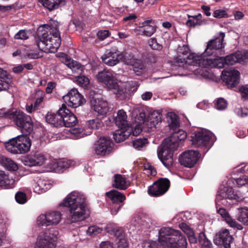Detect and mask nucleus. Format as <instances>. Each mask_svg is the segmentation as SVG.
I'll use <instances>...</instances> for the list:
<instances>
[{"label":"nucleus","instance_id":"obj_1","mask_svg":"<svg viewBox=\"0 0 248 248\" xmlns=\"http://www.w3.org/2000/svg\"><path fill=\"white\" fill-rule=\"evenodd\" d=\"M248 59V51L243 50L237 51L227 56L226 57H217L215 58H203L194 53L190 54L185 62L190 65L199 66L201 67H217L221 68L225 65H232L236 63L244 62Z\"/></svg>","mask_w":248,"mask_h":248},{"label":"nucleus","instance_id":"obj_2","mask_svg":"<svg viewBox=\"0 0 248 248\" xmlns=\"http://www.w3.org/2000/svg\"><path fill=\"white\" fill-rule=\"evenodd\" d=\"M68 209L67 219L69 223L85 219L88 216V208L85 195L78 191L69 193L60 204Z\"/></svg>","mask_w":248,"mask_h":248},{"label":"nucleus","instance_id":"obj_3","mask_svg":"<svg viewBox=\"0 0 248 248\" xmlns=\"http://www.w3.org/2000/svg\"><path fill=\"white\" fill-rule=\"evenodd\" d=\"M186 138V132L179 130L163 140L161 146L158 149L157 155L166 168H170L172 166L173 163V152L178 147L179 141L185 140Z\"/></svg>","mask_w":248,"mask_h":248},{"label":"nucleus","instance_id":"obj_4","mask_svg":"<svg viewBox=\"0 0 248 248\" xmlns=\"http://www.w3.org/2000/svg\"><path fill=\"white\" fill-rule=\"evenodd\" d=\"M49 33L45 29L42 31L40 39L36 41L39 49L45 53H55L60 47L61 39L57 28L51 29Z\"/></svg>","mask_w":248,"mask_h":248},{"label":"nucleus","instance_id":"obj_5","mask_svg":"<svg viewBox=\"0 0 248 248\" xmlns=\"http://www.w3.org/2000/svg\"><path fill=\"white\" fill-rule=\"evenodd\" d=\"M0 116L13 120L16 125L22 130H24L29 133H31L33 129V124L31 117L20 110H12L6 111L1 110Z\"/></svg>","mask_w":248,"mask_h":248},{"label":"nucleus","instance_id":"obj_6","mask_svg":"<svg viewBox=\"0 0 248 248\" xmlns=\"http://www.w3.org/2000/svg\"><path fill=\"white\" fill-rule=\"evenodd\" d=\"M95 78L99 82L104 83L109 90H112L118 96L124 97L126 89L118 85L112 71L104 69L95 75Z\"/></svg>","mask_w":248,"mask_h":248},{"label":"nucleus","instance_id":"obj_7","mask_svg":"<svg viewBox=\"0 0 248 248\" xmlns=\"http://www.w3.org/2000/svg\"><path fill=\"white\" fill-rule=\"evenodd\" d=\"M179 231L175 230L170 227H163L158 232L157 241H152L148 246L149 248H172L174 245L172 242L174 241L175 236H177Z\"/></svg>","mask_w":248,"mask_h":248},{"label":"nucleus","instance_id":"obj_8","mask_svg":"<svg viewBox=\"0 0 248 248\" xmlns=\"http://www.w3.org/2000/svg\"><path fill=\"white\" fill-rule=\"evenodd\" d=\"M31 146V140L27 135L18 136L5 143L7 151L14 154L25 153L30 150Z\"/></svg>","mask_w":248,"mask_h":248},{"label":"nucleus","instance_id":"obj_9","mask_svg":"<svg viewBox=\"0 0 248 248\" xmlns=\"http://www.w3.org/2000/svg\"><path fill=\"white\" fill-rule=\"evenodd\" d=\"M225 36L224 32H219L217 36L216 37L215 39L208 42L206 48L203 53L204 56L202 55L199 56L205 59L210 57L213 58L211 56L214 55L216 56L217 54V52L220 51V49L222 47V42Z\"/></svg>","mask_w":248,"mask_h":248},{"label":"nucleus","instance_id":"obj_10","mask_svg":"<svg viewBox=\"0 0 248 248\" xmlns=\"http://www.w3.org/2000/svg\"><path fill=\"white\" fill-rule=\"evenodd\" d=\"M58 234V232L54 230L41 233L38 237L35 248H54V242Z\"/></svg>","mask_w":248,"mask_h":248},{"label":"nucleus","instance_id":"obj_11","mask_svg":"<svg viewBox=\"0 0 248 248\" xmlns=\"http://www.w3.org/2000/svg\"><path fill=\"white\" fill-rule=\"evenodd\" d=\"M191 140L192 144L196 146L208 148H210L214 142L211 133L203 130L195 132L192 136Z\"/></svg>","mask_w":248,"mask_h":248},{"label":"nucleus","instance_id":"obj_12","mask_svg":"<svg viewBox=\"0 0 248 248\" xmlns=\"http://www.w3.org/2000/svg\"><path fill=\"white\" fill-rule=\"evenodd\" d=\"M62 219V214L59 211H50L40 215L37 219L38 225L48 226L58 224Z\"/></svg>","mask_w":248,"mask_h":248},{"label":"nucleus","instance_id":"obj_13","mask_svg":"<svg viewBox=\"0 0 248 248\" xmlns=\"http://www.w3.org/2000/svg\"><path fill=\"white\" fill-rule=\"evenodd\" d=\"M170 182L167 178H160L150 186L148 189V194L157 197L164 194L169 189Z\"/></svg>","mask_w":248,"mask_h":248},{"label":"nucleus","instance_id":"obj_14","mask_svg":"<svg viewBox=\"0 0 248 248\" xmlns=\"http://www.w3.org/2000/svg\"><path fill=\"white\" fill-rule=\"evenodd\" d=\"M63 99L68 106L74 108H78L85 102L83 96L75 88L64 95Z\"/></svg>","mask_w":248,"mask_h":248},{"label":"nucleus","instance_id":"obj_15","mask_svg":"<svg viewBox=\"0 0 248 248\" xmlns=\"http://www.w3.org/2000/svg\"><path fill=\"white\" fill-rule=\"evenodd\" d=\"M200 157V153L197 151L190 150L183 153L179 158L181 165L188 168L193 167Z\"/></svg>","mask_w":248,"mask_h":248},{"label":"nucleus","instance_id":"obj_16","mask_svg":"<svg viewBox=\"0 0 248 248\" xmlns=\"http://www.w3.org/2000/svg\"><path fill=\"white\" fill-rule=\"evenodd\" d=\"M240 73L235 69L223 70L222 72V80L229 87H235L239 82Z\"/></svg>","mask_w":248,"mask_h":248},{"label":"nucleus","instance_id":"obj_17","mask_svg":"<svg viewBox=\"0 0 248 248\" xmlns=\"http://www.w3.org/2000/svg\"><path fill=\"white\" fill-rule=\"evenodd\" d=\"M233 238L227 229L221 231L217 234L214 239V243L218 246H223L224 248H230Z\"/></svg>","mask_w":248,"mask_h":248},{"label":"nucleus","instance_id":"obj_18","mask_svg":"<svg viewBox=\"0 0 248 248\" xmlns=\"http://www.w3.org/2000/svg\"><path fill=\"white\" fill-rule=\"evenodd\" d=\"M111 140L106 137H102L97 141L95 148V153L97 155H105L112 151Z\"/></svg>","mask_w":248,"mask_h":248},{"label":"nucleus","instance_id":"obj_19","mask_svg":"<svg viewBox=\"0 0 248 248\" xmlns=\"http://www.w3.org/2000/svg\"><path fill=\"white\" fill-rule=\"evenodd\" d=\"M63 105L56 113L48 112L46 116V121L55 127L63 126L62 116L64 113Z\"/></svg>","mask_w":248,"mask_h":248},{"label":"nucleus","instance_id":"obj_20","mask_svg":"<svg viewBox=\"0 0 248 248\" xmlns=\"http://www.w3.org/2000/svg\"><path fill=\"white\" fill-rule=\"evenodd\" d=\"M46 160L45 155L41 153H35L28 155L24 159V163L29 167L42 166Z\"/></svg>","mask_w":248,"mask_h":248},{"label":"nucleus","instance_id":"obj_21","mask_svg":"<svg viewBox=\"0 0 248 248\" xmlns=\"http://www.w3.org/2000/svg\"><path fill=\"white\" fill-rule=\"evenodd\" d=\"M122 59V53L118 50L108 52L102 56V62L110 66L116 65Z\"/></svg>","mask_w":248,"mask_h":248},{"label":"nucleus","instance_id":"obj_22","mask_svg":"<svg viewBox=\"0 0 248 248\" xmlns=\"http://www.w3.org/2000/svg\"><path fill=\"white\" fill-rule=\"evenodd\" d=\"M92 104L94 111L100 115H106L110 109L108 103L102 99H94Z\"/></svg>","mask_w":248,"mask_h":248},{"label":"nucleus","instance_id":"obj_23","mask_svg":"<svg viewBox=\"0 0 248 248\" xmlns=\"http://www.w3.org/2000/svg\"><path fill=\"white\" fill-rule=\"evenodd\" d=\"M63 110H65L64 111V113L62 116L63 125L67 127L75 126L77 123L76 116L67 108L65 105L63 104Z\"/></svg>","mask_w":248,"mask_h":248},{"label":"nucleus","instance_id":"obj_24","mask_svg":"<svg viewBox=\"0 0 248 248\" xmlns=\"http://www.w3.org/2000/svg\"><path fill=\"white\" fill-rule=\"evenodd\" d=\"M222 198L229 199L230 200H235L237 202L242 201L243 198L242 196H239L237 193H234L233 190L232 188H228L227 189L226 192H221L217 196L216 201L218 203L219 201L221 200Z\"/></svg>","mask_w":248,"mask_h":248},{"label":"nucleus","instance_id":"obj_25","mask_svg":"<svg viewBox=\"0 0 248 248\" xmlns=\"http://www.w3.org/2000/svg\"><path fill=\"white\" fill-rule=\"evenodd\" d=\"M62 62L69 68L73 73H80L83 69L81 64L78 62L71 59L69 56L64 55Z\"/></svg>","mask_w":248,"mask_h":248},{"label":"nucleus","instance_id":"obj_26","mask_svg":"<svg viewBox=\"0 0 248 248\" xmlns=\"http://www.w3.org/2000/svg\"><path fill=\"white\" fill-rule=\"evenodd\" d=\"M126 112L123 109L120 110L117 112V116L115 119L116 124L120 128H126L128 126Z\"/></svg>","mask_w":248,"mask_h":248},{"label":"nucleus","instance_id":"obj_27","mask_svg":"<svg viewBox=\"0 0 248 248\" xmlns=\"http://www.w3.org/2000/svg\"><path fill=\"white\" fill-rule=\"evenodd\" d=\"M217 212L223 218H225L226 222L232 227L237 228L238 230L242 229V227L241 225L238 224L237 222L232 219L231 216L228 214L226 210L223 208H220L217 210Z\"/></svg>","mask_w":248,"mask_h":248},{"label":"nucleus","instance_id":"obj_28","mask_svg":"<svg viewBox=\"0 0 248 248\" xmlns=\"http://www.w3.org/2000/svg\"><path fill=\"white\" fill-rule=\"evenodd\" d=\"M15 180L4 171H0V186L6 189L13 187Z\"/></svg>","mask_w":248,"mask_h":248},{"label":"nucleus","instance_id":"obj_29","mask_svg":"<svg viewBox=\"0 0 248 248\" xmlns=\"http://www.w3.org/2000/svg\"><path fill=\"white\" fill-rule=\"evenodd\" d=\"M45 7L51 11L64 4V0H38Z\"/></svg>","mask_w":248,"mask_h":248},{"label":"nucleus","instance_id":"obj_30","mask_svg":"<svg viewBox=\"0 0 248 248\" xmlns=\"http://www.w3.org/2000/svg\"><path fill=\"white\" fill-rule=\"evenodd\" d=\"M114 177L113 187L122 190H124L127 188L129 184L124 177L117 174H115Z\"/></svg>","mask_w":248,"mask_h":248},{"label":"nucleus","instance_id":"obj_31","mask_svg":"<svg viewBox=\"0 0 248 248\" xmlns=\"http://www.w3.org/2000/svg\"><path fill=\"white\" fill-rule=\"evenodd\" d=\"M151 22V20H146L143 23V26L140 27L139 29V31L141 32L140 34L150 37L155 32V27L148 24Z\"/></svg>","mask_w":248,"mask_h":248},{"label":"nucleus","instance_id":"obj_32","mask_svg":"<svg viewBox=\"0 0 248 248\" xmlns=\"http://www.w3.org/2000/svg\"><path fill=\"white\" fill-rule=\"evenodd\" d=\"M0 164L10 171H16L18 169L17 164L13 160L4 156H0Z\"/></svg>","mask_w":248,"mask_h":248},{"label":"nucleus","instance_id":"obj_33","mask_svg":"<svg viewBox=\"0 0 248 248\" xmlns=\"http://www.w3.org/2000/svg\"><path fill=\"white\" fill-rule=\"evenodd\" d=\"M106 195L113 203L123 202L125 200V196L116 190H112L107 192Z\"/></svg>","mask_w":248,"mask_h":248},{"label":"nucleus","instance_id":"obj_34","mask_svg":"<svg viewBox=\"0 0 248 248\" xmlns=\"http://www.w3.org/2000/svg\"><path fill=\"white\" fill-rule=\"evenodd\" d=\"M188 19L186 22V25L189 27H195L196 26H200L202 24V15L199 14L196 16L188 15Z\"/></svg>","mask_w":248,"mask_h":248},{"label":"nucleus","instance_id":"obj_35","mask_svg":"<svg viewBox=\"0 0 248 248\" xmlns=\"http://www.w3.org/2000/svg\"><path fill=\"white\" fill-rule=\"evenodd\" d=\"M107 232L116 236H119L124 233L123 230L115 224H108L106 227Z\"/></svg>","mask_w":248,"mask_h":248},{"label":"nucleus","instance_id":"obj_36","mask_svg":"<svg viewBox=\"0 0 248 248\" xmlns=\"http://www.w3.org/2000/svg\"><path fill=\"white\" fill-rule=\"evenodd\" d=\"M125 129V128H120L113 133V138L116 142H120L128 138L129 133Z\"/></svg>","mask_w":248,"mask_h":248},{"label":"nucleus","instance_id":"obj_37","mask_svg":"<svg viewBox=\"0 0 248 248\" xmlns=\"http://www.w3.org/2000/svg\"><path fill=\"white\" fill-rule=\"evenodd\" d=\"M48 186L46 182L39 179L37 182L34 186V191L38 194H41L45 192L48 189Z\"/></svg>","mask_w":248,"mask_h":248},{"label":"nucleus","instance_id":"obj_38","mask_svg":"<svg viewBox=\"0 0 248 248\" xmlns=\"http://www.w3.org/2000/svg\"><path fill=\"white\" fill-rule=\"evenodd\" d=\"M161 122V115L157 111L151 113L149 117L148 122L151 124V127L155 126L156 124Z\"/></svg>","mask_w":248,"mask_h":248},{"label":"nucleus","instance_id":"obj_39","mask_svg":"<svg viewBox=\"0 0 248 248\" xmlns=\"http://www.w3.org/2000/svg\"><path fill=\"white\" fill-rule=\"evenodd\" d=\"M199 241L201 244L202 248H212V244L205 236L203 232H201L199 235Z\"/></svg>","mask_w":248,"mask_h":248},{"label":"nucleus","instance_id":"obj_40","mask_svg":"<svg viewBox=\"0 0 248 248\" xmlns=\"http://www.w3.org/2000/svg\"><path fill=\"white\" fill-rule=\"evenodd\" d=\"M237 219L243 224L248 225V208H242Z\"/></svg>","mask_w":248,"mask_h":248},{"label":"nucleus","instance_id":"obj_41","mask_svg":"<svg viewBox=\"0 0 248 248\" xmlns=\"http://www.w3.org/2000/svg\"><path fill=\"white\" fill-rule=\"evenodd\" d=\"M168 119L169 125L171 127H177L179 126L178 116L174 113H169Z\"/></svg>","mask_w":248,"mask_h":248},{"label":"nucleus","instance_id":"obj_42","mask_svg":"<svg viewBox=\"0 0 248 248\" xmlns=\"http://www.w3.org/2000/svg\"><path fill=\"white\" fill-rule=\"evenodd\" d=\"M102 125V122L97 118L90 120L86 122L87 126L92 129H98Z\"/></svg>","mask_w":248,"mask_h":248},{"label":"nucleus","instance_id":"obj_43","mask_svg":"<svg viewBox=\"0 0 248 248\" xmlns=\"http://www.w3.org/2000/svg\"><path fill=\"white\" fill-rule=\"evenodd\" d=\"M227 102L223 98H219L217 99L215 103V108L219 110L225 109L227 108Z\"/></svg>","mask_w":248,"mask_h":248},{"label":"nucleus","instance_id":"obj_44","mask_svg":"<svg viewBox=\"0 0 248 248\" xmlns=\"http://www.w3.org/2000/svg\"><path fill=\"white\" fill-rule=\"evenodd\" d=\"M148 144L147 139L145 138L138 139L133 140V147L138 150L145 146Z\"/></svg>","mask_w":248,"mask_h":248},{"label":"nucleus","instance_id":"obj_45","mask_svg":"<svg viewBox=\"0 0 248 248\" xmlns=\"http://www.w3.org/2000/svg\"><path fill=\"white\" fill-rule=\"evenodd\" d=\"M76 79L77 83L81 87H87L89 84V79L85 76H78Z\"/></svg>","mask_w":248,"mask_h":248},{"label":"nucleus","instance_id":"obj_46","mask_svg":"<svg viewBox=\"0 0 248 248\" xmlns=\"http://www.w3.org/2000/svg\"><path fill=\"white\" fill-rule=\"evenodd\" d=\"M135 60V59L132 54L127 53H122V59L121 60L124 64L131 65V64L133 63Z\"/></svg>","mask_w":248,"mask_h":248},{"label":"nucleus","instance_id":"obj_47","mask_svg":"<svg viewBox=\"0 0 248 248\" xmlns=\"http://www.w3.org/2000/svg\"><path fill=\"white\" fill-rule=\"evenodd\" d=\"M11 78L0 79V92L7 90L11 83Z\"/></svg>","mask_w":248,"mask_h":248},{"label":"nucleus","instance_id":"obj_48","mask_svg":"<svg viewBox=\"0 0 248 248\" xmlns=\"http://www.w3.org/2000/svg\"><path fill=\"white\" fill-rule=\"evenodd\" d=\"M15 199L17 202L20 204H24L27 201V196L23 192H17L15 195Z\"/></svg>","mask_w":248,"mask_h":248},{"label":"nucleus","instance_id":"obj_49","mask_svg":"<svg viewBox=\"0 0 248 248\" xmlns=\"http://www.w3.org/2000/svg\"><path fill=\"white\" fill-rule=\"evenodd\" d=\"M103 229L97 226H92L88 228L87 233L90 235H95L102 232Z\"/></svg>","mask_w":248,"mask_h":248},{"label":"nucleus","instance_id":"obj_50","mask_svg":"<svg viewBox=\"0 0 248 248\" xmlns=\"http://www.w3.org/2000/svg\"><path fill=\"white\" fill-rule=\"evenodd\" d=\"M148 44L152 49L156 50H160L162 49V46L158 43L157 40L155 38H151L148 41Z\"/></svg>","mask_w":248,"mask_h":248},{"label":"nucleus","instance_id":"obj_51","mask_svg":"<svg viewBox=\"0 0 248 248\" xmlns=\"http://www.w3.org/2000/svg\"><path fill=\"white\" fill-rule=\"evenodd\" d=\"M69 131L77 138H80L86 135L85 132H83V129L81 128H72Z\"/></svg>","mask_w":248,"mask_h":248},{"label":"nucleus","instance_id":"obj_52","mask_svg":"<svg viewBox=\"0 0 248 248\" xmlns=\"http://www.w3.org/2000/svg\"><path fill=\"white\" fill-rule=\"evenodd\" d=\"M213 16L216 18H221L228 17L227 12L223 9H217L214 11Z\"/></svg>","mask_w":248,"mask_h":248},{"label":"nucleus","instance_id":"obj_53","mask_svg":"<svg viewBox=\"0 0 248 248\" xmlns=\"http://www.w3.org/2000/svg\"><path fill=\"white\" fill-rule=\"evenodd\" d=\"M117 238L118 247L120 248H125L128 246V243L126 239L124 237L123 233Z\"/></svg>","mask_w":248,"mask_h":248},{"label":"nucleus","instance_id":"obj_54","mask_svg":"<svg viewBox=\"0 0 248 248\" xmlns=\"http://www.w3.org/2000/svg\"><path fill=\"white\" fill-rule=\"evenodd\" d=\"M73 165V161L68 160H61L59 161V168H60V171L63 169L68 168Z\"/></svg>","mask_w":248,"mask_h":248},{"label":"nucleus","instance_id":"obj_55","mask_svg":"<svg viewBox=\"0 0 248 248\" xmlns=\"http://www.w3.org/2000/svg\"><path fill=\"white\" fill-rule=\"evenodd\" d=\"M141 216V215L138 214L135 215L132 218V222L135 226L140 225H144L143 221L144 220L145 217Z\"/></svg>","mask_w":248,"mask_h":248},{"label":"nucleus","instance_id":"obj_56","mask_svg":"<svg viewBox=\"0 0 248 248\" xmlns=\"http://www.w3.org/2000/svg\"><path fill=\"white\" fill-rule=\"evenodd\" d=\"M133 66L134 70L138 71L139 69H142L144 68V65L142 62L140 60L136 59L134 60L133 63L131 64Z\"/></svg>","mask_w":248,"mask_h":248},{"label":"nucleus","instance_id":"obj_57","mask_svg":"<svg viewBox=\"0 0 248 248\" xmlns=\"http://www.w3.org/2000/svg\"><path fill=\"white\" fill-rule=\"evenodd\" d=\"M28 35L24 30L19 31L15 35L16 39L26 40L28 38Z\"/></svg>","mask_w":248,"mask_h":248},{"label":"nucleus","instance_id":"obj_58","mask_svg":"<svg viewBox=\"0 0 248 248\" xmlns=\"http://www.w3.org/2000/svg\"><path fill=\"white\" fill-rule=\"evenodd\" d=\"M50 169L53 171H60V168H59V161L54 160L49 164Z\"/></svg>","mask_w":248,"mask_h":248},{"label":"nucleus","instance_id":"obj_59","mask_svg":"<svg viewBox=\"0 0 248 248\" xmlns=\"http://www.w3.org/2000/svg\"><path fill=\"white\" fill-rule=\"evenodd\" d=\"M109 35V32L108 30L101 31L97 33V37L101 40H104Z\"/></svg>","mask_w":248,"mask_h":248},{"label":"nucleus","instance_id":"obj_60","mask_svg":"<svg viewBox=\"0 0 248 248\" xmlns=\"http://www.w3.org/2000/svg\"><path fill=\"white\" fill-rule=\"evenodd\" d=\"M145 169L147 171V173H149L150 175L155 176L156 174V171L154 167L150 164H146L144 166Z\"/></svg>","mask_w":248,"mask_h":248},{"label":"nucleus","instance_id":"obj_61","mask_svg":"<svg viewBox=\"0 0 248 248\" xmlns=\"http://www.w3.org/2000/svg\"><path fill=\"white\" fill-rule=\"evenodd\" d=\"M235 181L238 186H242L247 184L248 180L246 177H243L237 178Z\"/></svg>","mask_w":248,"mask_h":248},{"label":"nucleus","instance_id":"obj_62","mask_svg":"<svg viewBox=\"0 0 248 248\" xmlns=\"http://www.w3.org/2000/svg\"><path fill=\"white\" fill-rule=\"evenodd\" d=\"M240 92L241 94L242 98L244 100L248 99V88L242 87L240 89Z\"/></svg>","mask_w":248,"mask_h":248},{"label":"nucleus","instance_id":"obj_63","mask_svg":"<svg viewBox=\"0 0 248 248\" xmlns=\"http://www.w3.org/2000/svg\"><path fill=\"white\" fill-rule=\"evenodd\" d=\"M238 115L241 117H245L248 116V109L247 108H241L238 110Z\"/></svg>","mask_w":248,"mask_h":248},{"label":"nucleus","instance_id":"obj_64","mask_svg":"<svg viewBox=\"0 0 248 248\" xmlns=\"http://www.w3.org/2000/svg\"><path fill=\"white\" fill-rule=\"evenodd\" d=\"M99 248H114L113 244L109 241L102 242L100 245Z\"/></svg>","mask_w":248,"mask_h":248}]
</instances>
